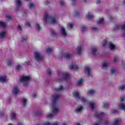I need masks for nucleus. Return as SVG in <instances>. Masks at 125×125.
Segmentation results:
<instances>
[{
    "label": "nucleus",
    "instance_id": "1",
    "mask_svg": "<svg viewBox=\"0 0 125 125\" xmlns=\"http://www.w3.org/2000/svg\"><path fill=\"white\" fill-rule=\"evenodd\" d=\"M73 95L74 96V97H76L77 99H80L81 101L83 103V104H87L88 103L91 110H93L94 108H95L96 106V104H94L92 102H89L88 103V101L87 99H85L84 97H81V95H80V93L78 92V91H75L73 92Z\"/></svg>",
    "mask_w": 125,
    "mask_h": 125
},
{
    "label": "nucleus",
    "instance_id": "2",
    "mask_svg": "<svg viewBox=\"0 0 125 125\" xmlns=\"http://www.w3.org/2000/svg\"><path fill=\"white\" fill-rule=\"evenodd\" d=\"M57 17H51L47 13H45L44 15V21L47 22L49 24H55L57 22Z\"/></svg>",
    "mask_w": 125,
    "mask_h": 125
},
{
    "label": "nucleus",
    "instance_id": "3",
    "mask_svg": "<svg viewBox=\"0 0 125 125\" xmlns=\"http://www.w3.org/2000/svg\"><path fill=\"white\" fill-rule=\"evenodd\" d=\"M31 79V76H29V75L23 76L21 78V83H22L24 86H27Z\"/></svg>",
    "mask_w": 125,
    "mask_h": 125
},
{
    "label": "nucleus",
    "instance_id": "4",
    "mask_svg": "<svg viewBox=\"0 0 125 125\" xmlns=\"http://www.w3.org/2000/svg\"><path fill=\"white\" fill-rule=\"evenodd\" d=\"M52 113L53 115H56L57 113H58V106H57V104L56 103H54L51 105Z\"/></svg>",
    "mask_w": 125,
    "mask_h": 125
},
{
    "label": "nucleus",
    "instance_id": "5",
    "mask_svg": "<svg viewBox=\"0 0 125 125\" xmlns=\"http://www.w3.org/2000/svg\"><path fill=\"white\" fill-rule=\"evenodd\" d=\"M34 56H35V60L37 61H38L39 62L41 61H42L43 58H42V56L41 55V53H40V52H35L34 54Z\"/></svg>",
    "mask_w": 125,
    "mask_h": 125
},
{
    "label": "nucleus",
    "instance_id": "6",
    "mask_svg": "<svg viewBox=\"0 0 125 125\" xmlns=\"http://www.w3.org/2000/svg\"><path fill=\"white\" fill-rule=\"evenodd\" d=\"M7 32L6 30H1L0 31V39H3L6 38Z\"/></svg>",
    "mask_w": 125,
    "mask_h": 125
},
{
    "label": "nucleus",
    "instance_id": "7",
    "mask_svg": "<svg viewBox=\"0 0 125 125\" xmlns=\"http://www.w3.org/2000/svg\"><path fill=\"white\" fill-rule=\"evenodd\" d=\"M69 68L70 69H75V70H78V69H79L78 65H77L76 63L73 62H71L69 65Z\"/></svg>",
    "mask_w": 125,
    "mask_h": 125
},
{
    "label": "nucleus",
    "instance_id": "8",
    "mask_svg": "<svg viewBox=\"0 0 125 125\" xmlns=\"http://www.w3.org/2000/svg\"><path fill=\"white\" fill-rule=\"evenodd\" d=\"M83 107L82 106L78 105L76 109L75 112L78 114L79 113H81V112H83Z\"/></svg>",
    "mask_w": 125,
    "mask_h": 125
},
{
    "label": "nucleus",
    "instance_id": "9",
    "mask_svg": "<svg viewBox=\"0 0 125 125\" xmlns=\"http://www.w3.org/2000/svg\"><path fill=\"white\" fill-rule=\"evenodd\" d=\"M19 88H18V87L15 86L13 88L12 90V93L13 94H17V93H19L20 92Z\"/></svg>",
    "mask_w": 125,
    "mask_h": 125
},
{
    "label": "nucleus",
    "instance_id": "10",
    "mask_svg": "<svg viewBox=\"0 0 125 125\" xmlns=\"http://www.w3.org/2000/svg\"><path fill=\"white\" fill-rule=\"evenodd\" d=\"M91 52L93 55H97V54H98V51H97V49L95 47L92 48Z\"/></svg>",
    "mask_w": 125,
    "mask_h": 125
},
{
    "label": "nucleus",
    "instance_id": "11",
    "mask_svg": "<svg viewBox=\"0 0 125 125\" xmlns=\"http://www.w3.org/2000/svg\"><path fill=\"white\" fill-rule=\"evenodd\" d=\"M85 73L87 75V76H89V75H90V68H89L88 66H85Z\"/></svg>",
    "mask_w": 125,
    "mask_h": 125
},
{
    "label": "nucleus",
    "instance_id": "12",
    "mask_svg": "<svg viewBox=\"0 0 125 125\" xmlns=\"http://www.w3.org/2000/svg\"><path fill=\"white\" fill-rule=\"evenodd\" d=\"M86 18L89 20H91L94 17L93 15L91 13H88L86 16Z\"/></svg>",
    "mask_w": 125,
    "mask_h": 125
},
{
    "label": "nucleus",
    "instance_id": "13",
    "mask_svg": "<svg viewBox=\"0 0 125 125\" xmlns=\"http://www.w3.org/2000/svg\"><path fill=\"white\" fill-rule=\"evenodd\" d=\"M60 76H62L63 78L64 79H65V80H67L69 78V73H60Z\"/></svg>",
    "mask_w": 125,
    "mask_h": 125
},
{
    "label": "nucleus",
    "instance_id": "14",
    "mask_svg": "<svg viewBox=\"0 0 125 125\" xmlns=\"http://www.w3.org/2000/svg\"><path fill=\"white\" fill-rule=\"evenodd\" d=\"M82 50H83L82 46H78L76 49L77 53L78 54H80V53L82 52Z\"/></svg>",
    "mask_w": 125,
    "mask_h": 125
},
{
    "label": "nucleus",
    "instance_id": "15",
    "mask_svg": "<svg viewBox=\"0 0 125 125\" xmlns=\"http://www.w3.org/2000/svg\"><path fill=\"white\" fill-rule=\"evenodd\" d=\"M95 93V91L93 89L89 90L87 92V95H93Z\"/></svg>",
    "mask_w": 125,
    "mask_h": 125
},
{
    "label": "nucleus",
    "instance_id": "16",
    "mask_svg": "<svg viewBox=\"0 0 125 125\" xmlns=\"http://www.w3.org/2000/svg\"><path fill=\"white\" fill-rule=\"evenodd\" d=\"M118 108L125 111V104L121 103L118 105Z\"/></svg>",
    "mask_w": 125,
    "mask_h": 125
},
{
    "label": "nucleus",
    "instance_id": "17",
    "mask_svg": "<svg viewBox=\"0 0 125 125\" xmlns=\"http://www.w3.org/2000/svg\"><path fill=\"white\" fill-rule=\"evenodd\" d=\"M61 34L62 35V36H63L64 37H65V36H67V32H66V31L65 30V28H64L63 27H62L61 28Z\"/></svg>",
    "mask_w": 125,
    "mask_h": 125
},
{
    "label": "nucleus",
    "instance_id": "18",
    "mask_svg": "<svg viewBox=\"0 0 125 125\" xmlns=\"http://www.w3.org/2000/svg\"><path fill=\"white\" fill-rule=\"evenodd\" d=\"M7 80H6V77L3 76L0 77V83H5Z\"/></svg>",
    "mask_w": 125,
    "mask_h": 125
},
{
    "label": "nucleus",
    "instance_id": "19",
    "mask_svg": "<svg viewBox=\"0 0 125 125\" xmlns=\"http://www.w3.org/2000/svg\"><path fill=\"white\" fill-rule=\"evenodd\" d=\"M63 90V87L62 86L60 87V88H56L54 89V92H60Z\"/></svg>",
    "mask_w": 125,
    "mask_h": 125
},
{
    "label": "nucleus",
    "instance_id": "20",
    "mask_svg": "<svg viewBox=\"0 0 125 125\" xmlns=\"http://www.w3.org/2000/svg\"><path fill=\"white\" fill-rule=\"evenodd\" d=\"M51 98L53 101H55L56 100H57V99L59 98V95H53Z\"/></svg>",
    "mask_w": 125,
    "mask_h": 125
},
{
    "label": "nucleus",
    "instance_id": "21",
    "mask_svg": "<svg viewBox=\"0 0 125 125\" xmlns=\"http://www.w3.org/2000/svg\"><path fill=\"white\" fill-rule=\"evenodd\" d=\"M84 82V80H83V79H80L77 82V84L78 85H82V84H83V83Z\"/></svg>",
    "mask_w": 125,
    "mask_h": 125
},
{
    "label": "nucleus",
    "instance_id": "22",
    "mask_svg": "<svg viewBox=\"0 0 125 125\" xmlns=\"http://www.w3.org/2000/svg\"><path fill=\"white\" fill-rule=\"evenodd\" d=\"M109 47V49H110V50H114V49L116 47V46L114 44L110 43Z\"/></svg>",
    "mask_w": 125,
    "mask_h": 125
},
{
    "label": "nucleus",
    "instance_id": "23",
    "mask_svg": "<svg viewBox=\"0 0 125 125\" xmlns=\"http://www.w3.org/2000/svg\"><path fill=\"white\" fill-rule=\"evenodd\" d=\"M108 67V62H104L102 64V68L103 69H106Z\"/></svg>",
    "mask_w": 125,
    "mask_h": 125
},
{
    "label": "nucleus",
    "instance_id": "24",
    "mask_svg": "<svg viewBox=\"0 0 125 125\" xmlns=\"http://www.w3.org/2000/svg\"><path fill=\"white\" fill-rule=\"evenodd\" d=\"M104 115H106V113L104 112H100L96 114L97 117H102V116H104Z\"/></svg>",
    "mask_w": 125,
    "mask_h": 125
},
{
    "label": "nucleus",
    "instance_id": "25",
    "mask_svg": "<svg viewBox=\"0 0 125 125\" xmlns=\"http://www.w3.org/2000/svg\"><path fill=\"white\" fill-rule=\"evenodd\" d=\"M103 21H104V20L102 18L99 19V20L98 21L97 23L98 25H101L103 23Z\"/></svg>",
    "mask_w": 125,
    "mask_h": 125
},
{
    "label": "nucleus",
    "instance_id": "26",
    "mask_svg": "<svg viewBox=\"0 0 125 125\" xmlns=\"http://www.w3.org/2000/svg\"><path fill=\"white\" fill-rule=\"evenodd\" d=\"M29 7L30 9H34L35 8V5L33 3H30Z\"/></svg>",
    "mask_w": 125,
    "mask_h": 125
},
{
    "label": "nucleus",
    "instance_id": "27",
    "mask_svg": "<svg viewBox=\"0 0 125 125\" xmlns=\"http://www.w3.org/2000/svg\"><path fill=\"white\" fill-rule=\"evenodd\" d=\"M51 52H52V50L51 49H50V48H47V49L46 50V53L47 54H49V53H51Z\"/></svg>",
    "mask_w": 125,
    "mask_h": 125
},
{
    "label": "nucleus",
    "instance_id": "28",
    "mask_svg": "<svg viewBox=\"0 0 125 125\" xmlns=\"http://www.w3.org/2000/svg\"><path fill=\"white\" fill-rule=\"evenodd\" d=\"M0 26L2 27L3 28H5L6 25L5 23L1 21H0Z\"/></svg>",
    "mask_w": 125,
    "mask_h": 125
},
{
    "label": "nucleus",
    "instance_id": "29",
    "mask_svg": "<svg viewBox=\"0 0 125 125\" xmlns=\"http://www.w3.org/2000/svg\"><path fill=\"white\" fill-rule=\"evenodd\" d=\"M118 28H121V29L124 30L125 34V22L122 27H121V26H118Z\"/></svg>",
    "mask_w": 125,
    "mask_h": 125
},
{
    "label": "nucleus",
    "instance_id": "30",
    "mask_svg": "<svg viewBox=\"0 0 125 125\" xmlns=\"http://www.w3.org/2000/svg\"><path fill=\"white\" fill-rule=\"evenodd\" d=\"M26 42H27V37H22L21 38V42L24 43Z\"/></svg>",
    "mask_w": 125,
    "mask_h": 125
},
{
    "label": "nucleus",
    "instance_id": "31",
    "mask_svg": "<svg viewBox=\"0 0 125 125\" xmlns=\"http://www.w3.org/2000/svg\"><path fill=\"white\" fill-rule=\"evenodd\" d=\"M10 118L11 119V120L15 119V114H14V113H12L11 114Z\"/></svg>",
    "mask_w": 125,
    "mask_h": 125
},
{
    "label": "nucleus",
    "instance_id": "32",
    "mask_svg": "<svg viewBox=\"0 0 125 125\" xmlns=\"http://www.w3.org/2000/svg\"><path fill=\"white\" fill-rule=\"evenodd\" d=\"M16 3L18 6H20V5H21V1L19 0H16Z\"/></svg>",
    "mask_w": 125,
    "mask_h": 125
},
{
    "label": "nucleus",
    "instance_id": "33",
    "mask_svg": "<svg viewBox=\"0 0 125 125\" xmlns=\"http://www.w3.org/2000/svg\"><path fill=\"white\" fill-rule=\"evenodd\" d=\"M119 121H120V119H116L113 124V125H119Z\"/></svg>",
    "mask_w": 125,
    "mask_h": 125
},
{
    "label": "nucleus",
    "instance_id": "34",
    "mask_svg": "<svg viewBox=\"0 0 125 125\" xmlns=\"http://www.w3.org/2000/svg\"><path fill=\"white\" fill-rule=\"evenodd\" d=\"M119 89H120V90H123V89H125V84L120 86L119 87Z\"/></svg>",
    "mask_w": 125,
    "mask_h": 125
},
{
    "label": "nucleus",
    "instance_id": "35",
    "mask_svg": "<svg viewBox=\"0 0 125 125\" xmlns=\"http://www.w3.org/2000/svg\"><path fill=\"white\" fill-rule=\"evenodd\" d=\"M26 102H27V100L25 98H23L22 99V103L23 106H25V105H26Z\"/></svg>",
    "mask_w": 125,
    "mask_h": 125
},
{
    "label": "nucleus",
    "instance_id": "36",
    "mask_svg": "<svg viewBox=\"0 0 125 125\" xmlns=\"http://www.w3.org/2000/svg\"><path fill=\"white\" fill-rule=\"evenodd\" d=\"M22 66H21V65H18L16 67V70H17V71H19V70H20Z\"/></svg>",
    "mask_w": 125,
    "mask_h": 125
},
{
    "label": "nucleus",
    "instance_id": "37",
    "mask_svg": "<svg viewBox=\"0 0 125 125\" xmlns=\"http://www.w3.org/2000/svg\"><path fill=\"white\" fill-rule=\"evenodd\" d=\"M7 64L8 66H10V65L12 64V60H8L7 62Z\"/></svg>",
    "mask_w": 125,
    "mask_h": 125
},
{
    "label": "nucleus",
    "instance_id": "38",
    "mask_svg": "<svg viewBox=\"0 0 125 125\" xmlns=\"http://www.w3.org/2000/svg\"><path fill=\"white\" fill-rule=\"evenodd\" d=\"M53 117V115L51 114H48L47 115V118H48L49 119H50Z\"/></svg>",
    "mask_w": 125,
    "mask_h": 125
},
{
    "label": "nucleus",
    "instance_id": "39",
    "mask_svg": "<svg viewBox=\"0 0 125 125\" xmlns=\"http://www.w3.org/2000/svg\"><path fill=\"white\" fill-rule=\"evenodd\" d=\"M67 27L68 28H73V24L71 23H69L67 24Z\"/></svg>",
    "mask_w": 125,
    "mask_h": 125
},
{
    "label": "nucleus",
    "instance_id": "40",
    "mask_svg": "<svg viewBox=\"0 0 125 125\" xmlns=\"http://www.w3.org/2000/svg\"><path fill=\"white\" fill-rule=\"evenodd\" d=\"M6 18L7 19H10V18H11V15H10L9 14H7L6 15Z\"/></svg>",
    "mask_w": 125,
    "mask_h": 125
},
{
    "label": "nucleus",
    "instance_id": "41",
    "mask_svg": "<svg viewBox=\"0 0 125 125\" xmlns=\"http://www.w3.org/2000/svg\"><path fill=\"white\" fill-rule=\"evenodd\" d=\"M92 29L93 31H97V30H98V27L95 26H93Z\"/></svg>",
    "mask_w": 125,
    "mask_h": 125
},
{
    "label": "nucleus",
    "instance_id": "42",
    "mask_svg": "<svg viewBox=\"0 0 125 125\" xmlns=\"http://www.w3.org/2000/svg\"><path fill=\"white\" fill-rule=\"evenodd\" d=\"M104 108H108V107H109V104L107 103L104 104Z\"/></svg>",
    "mask_w": 125,
    "mask_h": 125
},
{
    "label": "nucleus",
    "instance_id": "43",
    "mask_svg": "<svg viewBox=\"0 0 125 125\" xmlns=\"http://www.w3.org/2000/svg\"><path fill=\"white\" fill-rule=\"evenodd\" d=\"M36 27L37 30H38V31H40V30L41 29V27H40V25H39V24H36Z\"/></svg>",
    "mask_w": 125,
    "mask_h": 125
},
{
    "label": "nucleus",
    "instance_id": "44",
    "mask_svg": "<svg viewBox=\"0 0 125 125\" xmlns=\"http://www.w3.org/2000/svg\"><path fill=\"white\" fill-rule=\"evenodd\" d=\"M25 26H28V27H30V22L28 21H26L25 23Z\"/></svg>",
    "mask_w": 125,
    "mask_h": 125
},
{
    "label": "nucleus",
    "instance_id": "45",
    "mask_svg": "<svg viewBox=\"0 0 125 125\" xmlns=\"http://www.w3.org/2000/svg\"><path fill=\"white\" fill-rule=\"evenodd\" d=\"M106 43H107V41L104 40L103 43V46H105V45H106Z\"/></svg>",
    "mask_w": 125,
    "mask_h": 125
},
{
    "label": "nucleus",
    "instance_id": "46",
    "mask_svg": "<svg viewBox=\"0 0 125 125\" xmlns=\"http://www.w3.org/2000/svg\"><path fill=\"white\" fill-rule=\"evenodd\" d=\"M65 58H67V59L70 58V57H71V55H70L69 54H67L65 55Z\"/></svg>",
    "mask_w": 125,
    "mask_h": 125
},
{
    "label": "nucleus",
    "instance_id": "47",
    "mask_svg": "<svg viewBox=\"0 0 125 125\" xmlns=\"http://www.w3.org/2000/svg\"><path fill=\"white\" fill-rule=\"evenodd\" d=\"M116 72V69L113 68L111 70V74H115V72Z\"/></svg>",
    "mask_w": 125,
    "mask_h": 125
},
{
    "label": "nucleus",
    "instance_id": "48",
    "mask_svg": "<svg viewBox=\"0 0 125 125\" xmlns=\"http://www.w3.org/2000/svg\"><path fill=\"white\" fill-rule=\"evenodd\" d=\"M125 100V97H122V98H120V102H123V101H124V100Z\"/></svg>",
    "mask_w": 125,
    "mask_h": 125
},
{
    "label": "nucleus",
    "instance_id": "49",
    "mask_svg": "<svg viewBox=\"0 0 125 125\" xmlns=\"http://www.w3.org/2000/svg\"><path fill=\"white\" fill-rule=\"evenodd\" d=\"M86 30V28H85V26H83L82 27V31L83 32L84 31H85Z\"/></svg>",
    "mask_w": 125,
    "mask_h": 125
},
{
    "label": "nucleus",
    "instance_id": "50",
    "mask_svg": "<svg viewBox=\"0 0 125 125\" xmlns=\"http://www.w3.org/2000/svg\"><path fill=\"white\" fill-rule=\"evenodd\" d=\"M117 61H118V58H117V57L114 58V59H113L114 62H117Z\"/></svg>",
    "mask_w": 125,
    "mask_h": 125
},
{
    "label": "nucleus",
    "instance_id": "51",
    "mask_svg": "<svg viewBox=\"0 0 125 125\" xmlns=\"http://www.w3.org/2000/svg\"><path fill=\"white\" fill-rule=\"evenodd\" d=\"M117 113V110H114L111 111V114H116Z\"/></svg>",
    "mask_w": 125,
    "mask_h": 125
},
{
    "label": "nucleus",
    "instance_id": "52",
    "mask_svg": "<svg viewBox=\"0 0 125 125\" xmlns=\"http://www.w3.org/2000/svg\"><path fill=\"white\" fill-rule=\"evenodd\" d=\"M60 4H61V5H63V4H64V1H60Z\"/></svg>",
    "mask_w": 125,
    "mask_h": 125
},
{
    "label": "nucleus",
    "instance_id": "53",
    "mask_svg": "<svg viewBox=\"0 0 125 125\" xmlns=\"http://www.w3.org/2000/svg\"><path fill=\"white\" fill-rule=\"evenodd\" d=\"M33 98H36V97H37V94H33Z\"/></svg>",
    "mask_w": 125,
    "mask_h": 125
},
{
    "label": "nucleus",
    "instance_id": "54",
    "mask_svg": "<svg viewBox=\"0 0 125 125\" xmlns=\"http://www.w3.org/2000/svg\"><path fill=\"white\" fill-rule=\"evenodd\" d=\"M25 63L26 65H29V64H30V62L27 61V62H25Z\"/></svg>",
    "mask_w": 125,
    "mask_h": 125
},
{
    "label": "nucleus",
    "instance_id": "55",
    "mask_svg": "<svg viewBox=\"0 0 125 125\" xmlns=\"http://www.w3.org/2000/svg\"><path fill=\"white\" fill-rule=\"evenodd\" d=\"M18 29H19V30H21V26L19 25V26H18Z\"/></svg>",
    "mask_w": 125,
    "mask_h": 125
},
{
    "label": "nucleus",
    "instance_id": "56",
    "mask_svg": "<svg viewBox=\"0 0 125 125\" xmlns=\"http://www.w3.org/2000/svg\"><path fill=\"white\" fill-rule=\"evenodd\" d=\"M18 125H23V124L22 123H19Z\"/></svg>",
    "mask_w": 125,
    "mask_h": 125
},
{
    "label": "nucleus",
    "instance_id": "57",
    "mask_svg": "<svg viewBox=\"0 0 125 125\" xmlns=\"http://www.w3.org/2000/svg\"><path fill=\"white\" fill-rule=\"evenodd\" d=\"M51 73V72L50 71V70H48V71H47V73L48 74H50Z\"/></svg>",
    "mask_w": 125,
    "mask_h": 125
},
{
    "label": "nucleus",
    "instance_id": "58",
    "mask_svg": "<svg viewBox=\"0 0 125 125\" xmlns=\"http://www.w3.org/2000/svg\"><path fill=\"white\" fill-rule=\"evenodd\" d=\"M53 125H58V123H55L54 124H53Z\"/></svg>",
    "mask_w": 125,
    "mask_h": 125
},
{
    "label": "nucleus",
    "instance_id": "59",
    "mask_svg": "<svg viewBox=\"0 0 125 125\" xmlns=\"http://www.w3.org/2000/svg\"><path fill=\"white\" fill-rule=\"evenodd\" d=\"M100 124V123H99V124H95V125H99Z\"/></svg>",
    "mask_w": 125,
    "mask_h": 125
},
{
    "label": "nucleus",
    "instance_id": "60",
    "mask_svg": "<svg viewBox=\"0 0 125 125\" xmlns=\"http://www.w3.org/2000/svg\"><path fill=\"white\" fill-rule=\"evenodd\" d=\"M76 0H72V1H73V2H75V1Z\"/></svg>",
    "mask_w": 125,
    "mask_h": 125
},
{
    "label": "nucleus",
    "instance_id": "61",
    "mask_svg": "<svg viewBox=\"0 0 125 125\" xmlns=\"http://www.w3.org/2000/svg\"><path fill=\"white\" fill-rule=\"evenodd\" d=\"M62 125H67L66 124L64 123L62 124Z\"/></svg>",
    "mask_w": 125,
    "mask_h": 125
},
{
    "label": "nucleus",
    "instance_id": "62",
    "mask_svg": "<svg viewBox=\"0 0 125 125\" xmlns=\"http://www.w3.org/2000/svg\"><path fill=\"white\" fill-rule=\"evenodd\" d=\"M77 125H80V124H79V123H78V124H77Z\"/></svg>",
    "mask_w": 125,
    "mask_h": 125
},
{
    "label": "nucleus",
    "instance_id": "63",
    "mask_svg": "<svg viewBox=\"0 0 125 125\" xmlns=\"http://www.w3.org/2000/svg\"><path fill=\"white\" fill-rule=\"evenodd\" d=\"M84 2H85V0H83Z\"/></svg>",
    "mask_w": 125,
    "mask_h": 125
},
{
    "label": "nucleus",
    "instance_id": "64",
    "mask_svg": "<svg viewBox=\"0 0 125 125\" xmlns=\"http://www.w3.org/2000/svg\"><path fill=\"white\" fill-rule=\"evenodd\" d=\"M123 37H125V35H123Z\"/></svg>",
    "mask_w": 125,
    "mask_h": 125
}]
</instances>
